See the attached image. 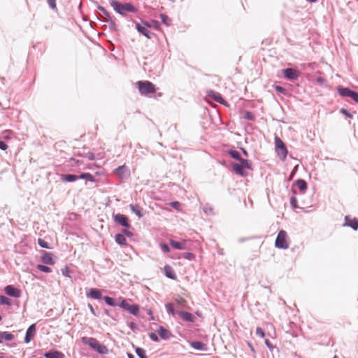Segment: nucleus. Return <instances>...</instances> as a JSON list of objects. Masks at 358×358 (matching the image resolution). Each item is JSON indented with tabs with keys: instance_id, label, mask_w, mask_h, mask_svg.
Here are the masks:
<instances>
[{
	"instance_id": "a211bd4d",
	"label": "nucleus",
	"mask_w": 358,
	"mask_h": 358,
	"mask_svg": "<svg viewBox=\"0 0 358 358\" xmlns=\"http://www.w3.org/2000/svg\"><path fill=\"white\" fill-rule=\"evenodd\" d=\"M178 315L185 321L194 322V317L189 313L185 311H178Z\"/></svg>"
},
{
	"instance_id": "603ef678",
	"label": "nucleus",
	"mask_w": 358,
	"mask_h": 358,
	"mask_svg": "<svg viewBox=\"0 0 358 358\" xmlns=\"http://www.w3.org/2000/svg\"><path fill=\"white\" fill-rule=\"evenodd\" d=\"M8 148V145L3 142L0 141V149L2 150H6Z\"/></svg>"
},
{
	"instance_id": "2f4dec72",
	"label": "nucleus",
	"mask_w": 358,
	"mask_h": 358,
	"mask_svg": "<svg viewBox=\"0 0 358 358\" xmlns=\"http://www.w3.org/2000/svg\"><path fill=\"white\" fill-rule=\"evenodd\" d=\"M136 353L139 358H147L145 351L143 348H137L136 349Z\"/></svg>"
},
{
	"instance_id": "ddd939ff",
	"label": "nucleus",
	"mask_w": 358,
	"mask_h": 358,
	"mask_svg": "<svg viewBox=\"0 0 358 358\" xmlns=\"http://www.w3.org/2000/svg\"><path fill=\"white\" fill-rule=\"evenodd\" d=\"M157 333L159 336L164 340H168L171 336V333L163 327L162 326H160L157 329Z\"/></svg>"
},
{
	"instance_id": "58836bf2",
	"label": "nucleus",
	"mask_w": 358,
	"mask_h": 358,
	"mask_svg": "<svg viewBox=\"0 0 358 358\" xmlns=\"http://www.w3.org/2000/svg\"><path fill=\"white\" fill-rule=\"evenodd\" d=\"M0 303L5 305H10V299L4 296H0Z\"/></svg>"
},
{
	"instance_id": "dca6fc26",
	"label": "nucleus",
	"mask_w": 358,
	"mask_h": 358,
	"mask_svg": "<svg viewBox=\"0 0 358 358\" xmlns=\"http://www.w3.org/2000/svg\"><path fill=\"white\" fill-rule=\"evenodd\" d=\"M208 96L212 98L216 102L223 103L224 99H222L220 94L218 92H214L213 90H210L208 92Z\"/></svg>"
},
{
	"instance_id": "f8f14e48",
	"label": "nucleus",
	"mask_w": 358,
	"mask_h": 358,
	"mask_svg": "<svg viewBox=\"0 0 358 358\" xmlns=\"http://www.w3.org/2000/svg\"><path fill=\"white\" fill-rule=\"evenodd\" d=\"M5 292L7 295L13 297H19L20 291L11 285H8L5 287Z\"/></svg>"
},
{
	"instance_id": "e433bc0d",
	"label": "nucleus",
	"mask_w": 358,
	"mask_h": 358,
	"mask_svg": "<svg viewBox=\"0 0 358 358\" xmlns=\"http://www.w3.org/2000/svg\"><path fill=\"white\" fill-rule=\"evenodd\" d=\"M159 17L164 24L167 26L170 24L171 19L167 15L164 14H160Z\"/></svg>"
},
{
	"instance_id": "bb28decb",
	"label": "nucleus",
	"mask_w": 358,
	"mask_h": 358,
	"mask_svg": "<svg viewBox=\"0 0 358 358\" xmlns=\"http://www.w3.org/2000/svg\"><path fill=\"white\" fill-rule=\"evenodd\" d=\"M131 210L135 213L139 218L143 217V215L141 212V208L138 205H130Z\"/></svg>"
},
{
	"instance_id": "20e7f679",
	"label": "nucleus",
	"mask_w": 358,
	"mask_h": 358,
	"mask_svg": "<svg viewBox=\"0 0 358 358\" xmlns=\"http://www.w3.org/2000/svg\"><path fill=\"white\" fill-rule=\"evenodd\" d=\"M137 85L142 95L152 94L156 91L155 86L150 81H138Z\"/></svg>"
},
{
	"instance_id": "bf43d9fd",
	"label": "nucleus",
	"mask_w": 358,
	"mask_h": 358,
	"mask_svg": "<svg viewBox=\"0 0 358 358\" xmlns=\"http://www.w3.org/2000/svg\"><path fill=\"white\" fill-rule=\"evenodd\" d=\"M265 343L269 349H272L273 346L271 345L268 340H266Z\"/></svg>"
},
{
	"instance_id": "7ed1b4c3",
	"label": "nucleus",
	"mask_w": 358,
	"mask_h": 358,
	"mask_svg": "<svg viewBox=\"0 0 358 358\" xmlns=\"http://www.w3.org/2000/svg\"><path fill=\"white\" fill-rule=\"evenodd\" d=\"M288 236L287 234L284 230H280L278 232L277 238L275 239V245L277 248L280 249H287L289 248V243L287 241Z\"/></svg>"
},
{
	"instance_id": "39448f33",
	"label": "nucleus",
	"mask_w": 358,
	"mask_h": 358,
	"mask_svg": "<svg viewBox=\"0 0 358 358\" xmlns=\"http://www.w3.org/2000/svg\"><path fill=\"white\" fill-rule=\"evenodd\" d=\"M275 145L278 155L282 160H285L288 152L282 141L277 136L275 138Z\"/></svg>"
},
{
	"instance_id": "aec40b11",
	"label": "nucleus",
	"mask_w": 358,
	"mask_h": 358,
	"mask_svg": "<svg viewBox=\"0 0 358 358\" xmlns=\"http://www.w3.org/2000/svg\"><path fill=\"white\" fill-rule=\"evenodd\" d=\"M136 27L141 34L148 38H151V32L145 27L141 26L140 24H136Z\"/></svg>"
},
{
	"instance_id": "c756f323",
	"label": "nucleus",
	"mask_w": 358,
	"mask_h": 358,
	"mask_svg": "<svg viewBox=\"0 0 358 358\" xmlns=\"http://www.w3.org/2000/svg\"><path fill=\"white\" fill-rule=\"evenodd\" d=\"M78 178L85 179L89 181H93L94 177L88 173H82L80 176H78Z\"/></svg>"
},
{
	"instance_id": "0eeeda50",
	"label": "nucleus",
	"mask_w": 358,
	"mask_h": 358,
	"mask_svg": "<svg viewBox=\"0 0 358 358\" xmlns=\"http://www.w3.org/2000/svg\"><path fill=\"white\" fill-rule=\"evenodd\" d=\"M121 308L127 310L131 314L134 315H137L139 313V307L138 305L134 304L130 305L128 303L127 300L122 299L120 303L118 304Z\"/></svg>"
},
{
	"instance_id": "b1692460",
	"label": "nucleus",
	"mask_w": 358,
	"mask_h": 358,
	"mask_svg": "<svg viewBox=\"0 0 358 358\" xmlns=\"http://www.w3.org/2000/svg\"><path fill=\"white\" fill-rule=\"evenodd\" d=\"M232 167H233L234 171L237 174L242 176H244L246 175L245 172L244 171V169L239 164H233Z\"/></svg>"
},
{
	"instance_id": "f03ea898",
	"label": "nucleus",
	"mask_w": 358,
	"mask_h": 358,
	"mask_svg": "<svg viewBox=\"0 0 358 358\" xmlns=\"http://www.w3.org/2000/svg\"><path fill=\"white\" fill-rule=\"evenodd\" d=\"M82 341L83 343L88 345L93 350H94L95 351L100 354H106L108 351L106 347L103 345H101L99 343V341L94 338L83 337Z\"/></svg>"
},
{
	"instance_id": "9b49d317",
	"label": "nucleus",
	"mask_w": 358,
	"mask_h": 358,
	"mask_svg": "<svg viewBox=\"0 0 358 358\" xmlns=\"http://www.w3.org/2000/svg\"><path fill=\"white\" fill-rule=\"evenodd\" d=\"M98 9L101 12L100 14L104 22H110L113 25H115L113 17H110L109 13L102 6H99Z\"/></svg>"
},
{
	"instance_id": "6ab92c4d",
	"label": "nucleus",
	"mask_w": 358,
	"mask_h": 358,
	"mask_svg": "<svg viewBox=\"0 0 358 358\" xmlns=\"http://www.w3.org/2000/svg\"><path fill=\"white\" fill-rule=\"evenodd\" d=\"M87 296L94 299H101V293L100 290L94 288L90 289L89 293H87Z\"/></svg>"
},
{
	"instance_id": "9d476101",
	"label": "nucleus",
	"mask_w": 358,
	"mask_h": 358,
	"mask_svg": "<svg viewBox=\"0 0 358 358\" xmlns=\"http://www.w3.org/2000/svg\"><path fill=\"white\" fill-rule=\"evenodd\" d=\"M114 220L117 223L120 224V225L125 227H129V224L128 222V218L122 214H117L114 215Z\"/></svg>"
},
{
	"instance_id": "f704fd0d",
	"label": "nucleus",
	"mask_w": 358,
	"mask_h": 358,
	"mask_svg": "<svg viewBox=\"0 0 358 358\" xmlns=\"http://www.w3.org/2000/svg\"><path fill=\"white\" fill-rule=\"evenodd\" d=\"M103 299L105 301V302L109 306H115L117 305L116 303H115L114 299L111 297L106 296Z\"/></svg>"
},
{
	"instance_id": "f3484780",
	"label": "nucleus",
	"mask_w": 358,
	"mask_h": 358,
	"mask_svg": "<svg viewBox=\"0 0 358 358\" xmlns=\"http://www.w3.org/2000/svg\"><path fill=\"white\" fill-rule=\"evenodd\" d=\"M189 345L197 350L206 351L207 350L206 345L200 341H192L189 343Z\"/></svg>"
},
{
	"instance_id": "0e129e2a",
	"label": "nucleus",
	"mask_w": 358,
	"mask_h": 358,
	"mask_svg": "<svg viewBox=\"0 0 358 358\" xmlns=\"http://www.w3.org/2000/svg\"><path fill=\"white\" fill-rule=\"evenodd\" d=\"M1 320V316L0 315V321Z\"/></svg>"
},
{
	"instance_id": "c9c22d12",
	"label": "nucleus",
	"mask_w": 358,
	"mask_h": 358,
	"mask_svg": "<svg viewBox=\"0 0 358 358\" xmlns=\"http://www.w3.org/2000/svg\"><path fill=\"white\" fill-rule=\"evenodd\" d=\"M143 23H144V24H145L148 27H152L156 29H159L160 25H159V22H157V21L152 20L150 23H148V22H143Z\"/></svg>"
},
{
	"instance_id": "4468645a",
	"label": "nucleus",
	"mask_w": 358,
	"mask_h": 358,
	"mask_svg": "<svg viewBox=\"0 0 358 358\" xmlns=\"http://www.w3.org/2000/svg\"><path fill=\"white\" fill-rule=\"evenodd\" d=\"M41 260L45 264L53 265L55 264L52 255L49 252H44L41 256Z\"/></svg>"
},
{
	"instance_id": "de8ad7c7",
	"label": "nucleus",
	"mask_w": 358,
	"mask_h": 358,
	"mask_svg": "<svg viewBox=\"0 0 358 358\" xmlns=\"http://www.w3.org/2000/svg\"><path fill=\"white\" fill-rule=\"evenodd\" d=\"M176 302L178 305L181 306H184L185 303H186L185 300L182 298H178L176 299Z\"/></svg>"
},
{
	"instance_id": "8fccbe9b",
	"label": "nucleus",
	"mask_w": 358,
	"mask_h": 358,
	"mask_svg": "<svg viewBox=\"0 0 358 358\" xmlns=\"http://www.w3.org/2000/svg\"><path fill=\"white\" fill-rule=\"evenodd\" d=\"M341 113L350 118L352 117V115H351L346 109H341Z\"/></svg>"
},
{
	"instance_id": "f257e3e1",
	"label": "nucleus",
	"mask_w": 358,
	"mask_h": 358,
	"mask_svg": "<svg viewBox=\"0 0 358 358\" xmlns=\"http://www.w3.org/2000/svg\"><path fill=\"white\" fill-rule=\"evenodd\" d=\"M110 4L113 9L120 15H125L127 12L134 13L136 8L130 3H120L115 0H110Z\"/></svg>"
},
{
	"instance_id": "cd10ccee",
	"label": "nucleus",
	"mask_w": 358,
	"mask_h": 358,
	"mask_svg": "<svg viewBox=\"0 0 358 358\" xmlns=\"http://www.w3.org/2000/svg\"><path fill=\"white\" fill-rule=\"evenodd\" d=\"M170 245L173 248H174L176 249H178V250H185V249L184 243H181L177 242V241H175L173 240H171L170 241Z\"/></svg>"
},
{
	"instance_id": "ea45409f",
	"label": "nucleus",
	"mask_w": 358,
	"mask_h": 358,
	"mask_svg": "<svg viewBox=\"0 0 358 358\" xmlns=\"http://www.w3.org/2000/svg\"><path fill=\"white\" fill-rule=\"evenodd\" d=\"M290 204L293 208H297L299 206H297V201L295 196H292L290 199Z\"/></svg>"
},
{
	"instance_id": "3c124183",
	"label": "nucleus",
	"mask_w": 358,
	"mask_h": 358,
	"mask_svg": "<svg viewBox=\"0 0 358 358\" xmlns=\"http://www.w3.org/2000/svg\"><path fill=\"white\" fill-rule=\"evenodd\" d=\"M185 257L189 260H192L194 258V255L191 252H187L185 254Z\"/></svg>"
},
{
	"instance_id": "423d86ee",
	"label": "nucleus",
	"mask_w": 358,
	"mask_h": 358,
	"mask_svg": "<svg viewBox=\"0 0 358 358\" xmlns=\"http://www.w3.org/2000/svg\"><path fill=\"white\" fill-rule=\"evenodd\" d=\"M338 94L343 97H350L352 98L356 103H358V93L354 91H352L349 88L347 87H338Z\"/></svg>"
},
{
	"instance_id": "052dcab7",
	"label": "nucleus",
	"mask_w": 358,
	"mask_h": 358,
	"mask_svg": "<svg viewBox=\"0 0 358 358\" xmlns=\"http://www.w3.org/2000/svg\"><path fill=\"white\" fill-rule=\"evenodd\" d=\"M128 358H134V357L131 354H128Z\"/></svg>"
},
{
	"instance_id": "2eb2a0df",
	"label": "nucleus",
	"mask_w": 358,
	"mask_h": 358,
	"mask_svg": "<svg viewBox=\"0 0 358 358\" xmlns=\"http://www.w3.org/2000/svg\"><path fill=\"white\" fill-rule=\"evenodd\" d=\"M45 358H64V355L57 350H50L44 354Z\"/></svg>"
},
{
	"instance_id": "69168bd1",
	"label": "nucleus",
	"mask_w": 358,
	"mask_h": 358,
	"mask_svg": "<svg viewBox=\"0 0 358 358\" xmlns=\"http://www.w3.org/2000/svg\"><path fill=\"white\" fill-rule=\"evenodd\" d=\"M334 358H337L336 356Z\"/></svg>"
},
{
	"instance_id": "e2e57ef3",
	"label": "nucleus",
	"mask_w": 358,
	"mask_h": 358,
	"mask_svg": "<svg viewBox=\"0 0 358 358\" xmlns=\"http://www.w3.org/2000/svg\"><path fill=\"white\" fill-rule=\"evenodd\" d=\"M243 151L244 155H245V156H247V155H248L247 152H246L245 150H243Z\"/></svg>"
},
{
	"instance_id": "7c9ffc66",
	"label": "nucleus",
	"mask_w": 358,
	"mask_h": 358,
	"mask_svg": "<svg viewBox=\"0 0 358 358\" xmlns=\"http://www.w3.org/2000/svg\"><path fill=\"white\" fill-rule=\"evenodd\" d=\"M38 243L43 248L50 249V244L42 238L38 239Z\"/></svg>"
},
{
	"instance_id": "4d7b16f0",
	"label": "nucleus",
	"mask_w": 358,
	"mask_h": 358,
	"mask_svg": "<svg viewBox=\"0 0 358 358\" xmlns=\"http://www.w3.org/2000/svg\"><path fill=\"white\" fill-rule=\"evenodd\" d=\"M275 90L278 91V92H282L285 91V89L282 87H280V86H276L275 87Z\"/></svg>"
},
{
	"instance_id": "5fc2aeb1",
	"label": "nucleus",
	"mask_w": 358,
	"mask_h": 358,
	"mask_svg": "<svg viewBox=\"0 0 358 358\" xmlns=\"http://www.w3.org/2000/svg\"><path fill=\"white\" fill-rule=\"evenodd\" d=\"M124 169L125 166H120L118 168H117L116 171L119 174H122Z\"/></svg>"
},
{
	"instance_id": "338daca9",
	"label": "nucleus",
	"mask_w": 358,
	"mask_h": 358,
	"mask_svg": "<svg viewBox=\"0 0 358 358\" xmlns=\"http://www.w3.org/2000/svg\"><path fill=\"white\" fill-rule=\"evenodd\" d=\"M0 358H1V357H0Z\"/></svg>"
},
{
	"instance_id": "4be33fe9",
	"label": "nucleus",
	"mask_w": 358,
	"mask_h": 358,
	"mask_svg": "<svg viewBox=\"0 0 358 358\" xmlns=\"http://www.w3.org/2000/svg\"><path fill=\"white\" fill-rule=\"evenodd\" d=\"M164 269L166 277L171 279H175L176 278V275L171 266L166 265L164 266Z\"/></svg>"
},
{
	"instance_id": "c03bdc74",
	"label": "nucleus",
	"mask_w": 358,
	"mask_h": 358,
	"mask_svg": "<svg viewBox=\"0 0 358 358\" xmlns=\"http://www.w3.org/2000/svg\"><path fill=\"white\" fill-rule=\"evenodd\" d=\"M160 248L164 252H169L170 251L169 247L165 243L161 244Z\"/></svg>"
},
{
	"instance_id": "473e14b6",
	"label": "nucleus",
	"mask_w": 358,
	"mask_h": 358,
	"mask_svg": "<svg viewBox=\"0 0 358 358\" xmlns=\"http://www.w3.org/2000/svg\"><path fill=\"white\" fill-rule=\"evenodd\" d=\"M229 154L232 158L235 159L239 160L241 158L240 153L236 150H231L229 151Z\"/></svg>"
},
{
	"instance_id": "c85d7f7f",
	"label": "nucleus",
	"mask_w": 358,
	"mask_h": 358,
	"mask_svg": "<svg viewBox=\"0 0 358 358\" xmlns=\"http://www.w3.org/2000/svg\"><path fill=\"white\" fill-rule=\"evenodd\" d=\"M238 161L243 169H251V165L248 160L241 158Z\"/></svg>"
},
{
	"instance_id": "a878e982",
	"label": "nucleus",
	"mask_w": 358,
	"mask_h": 358,
	"mask_svg": "<svg viewBox=\"0 0 358 358\" xmlns=\"http://www.w3.org/2000/svg\"><path fill=\"white\" fill-rule=\"evenodd\" d=\"M115 242L120 245H125L127 244L126 238L123 234H118L115 237Z\"/></svg>"
},
{
	"instance_id": "09e8293b",
	"label": "nucleus",
	"mask_w": 358,
	"mask_h": 358,
	"mask_svg": "<svg viewBox=\"0 0 358 358\" xmlns=\"http://www.w3.org/2000/svg\"><path fill=\"white\" fill-rule=\"evenodd\" d=\"M171 206H172L173 208H176V209H179L180 208V203L178 201H174V202H171L170 203Z\"/></svg>"
},
{
	"instance_id": "49530a36",
	"label": "nucleus",
	"mask_w": 358,
	"mask_h": 358,
	"mask_svg": "<svg viewBox=\"0 0 358 358\" xmlns=\"http://www.w3.org/2000/svg\"><path fill=\"white\" fill-rule=\"evenodd\" d=\"M122 234H123L124 236H127L128 237H131L133 235V234L127 229H122Z\"/></svg>"
},
{
	"instance_id": "6e6d98bb",
	"label": "nucleus",
	"mask_w": 358,
	"mask_h": 358,
	"mask_svg": "<svg viewBox=\"0 0 358 358\" xmlns=\"http://www.w3.org/2000/svg\"><path fill=\"white\" fill-rule=\"evenodd\" d=\"M87 157L88 158L89 160H93L94 159V155L92 152H88L87 154Z\"/></svg>"
},
{
	"instance_id": "a18cd8bd",
	"label": "nucleus",
	"mask_w": 358,
	"mask_h": 358,
	"mask_svg": "<svg viewBox=\"0 0 358 358\" xmlns=\"http://www.w3.org/2000/svg\"><path fill=\"white\" fill-rule=\"evenodd\" d=\"M48 3L49 4V6L52 8V9H55L56 8V3H55V0H46Z\"/></svg>"
},
{
	"instance_id": "72a5a7b5",
	"label": "nucleus",
	"mask_w": 358,
	"mask_h": 358,
	"mask_svg": "<svg viewBox=\"0 0 358 358\" xmlns=\"http://www.w3.org/2000/svg\"><path fill=\"white\" fill-rule=\"evenodd\" d=\"M36 268L43 272H45V273L52 272V269L50 267L45 266V265L38 264L36 266Z\"/></svg>"
},
{
	"instance_id": "680f3d73",
	"label": "nucleus",
	"mask_w": 358,
	"mask_h": 358,
	"mask_svg": "<svg viewBox=\"0 0 358 358\" xmlns=\"http://www.w3.org/2000/svg\"><path fill=\"white\" fill-rule=\"evenodd\" d=\"M307 1L309 2L313 3V2H316L317 0H307Z\"/></svg>"
},
{
	"instance_id": "79ce46f5",
	"label": "nucleus",
	"mask_w": 358,
	"mask_h": 358,
	"mask_svg": "<svg viewBox=\"0 0 358 358\" xmlns=\"http://www.w3.org/2000/svg\"><path fill=\"white\" fill-rule=\"evenodd\" d=\"M256 334L260 336L261 338H264L265 336V334L264 331L260 327H257L256 329Z\"/></svg>"
},
{
	"instance_id": "13d9d810",
	"label": "nucleus",
	"mask_w": 358,
	"mask_h": 358,
	"mask_svg": "<svg viewBox=\"0 0 358 358\" xmlns=\"http://www.w3.org/2000/svg\"><path fill=\"white\" fill-rule=\"evenodd\" d=\"M89 308H90V312L94 315H96V313H95V310L93 308V306L91 305V304H89L88 305Z\"/></svg>"
},
{
	"instance_id": "393cba45",
	"label": "nucleus",
	"mask_w": 358,
	"mask_h": 358,
	"mask_svg": "<svg viewBox=\"0 0 358 358\" xmlns=\"http://www.w3.org/2000/svg\"><path fill=\"white\" fill-rule=\"evenodd\" d=\"M296 185L298 187L300 191L304 192L307 189V183L304 180L299 179L296 182Z\"/></svg>"
},
{
	"instance_id": "4c0bfd02",
	"label": "nucleus",
	"mask_w": 358,
	"mask_h": 358,
	"mask_svg": "<svg viewBox=\"0 0 358 358\" xmlns=\"http://www.w3.org/2000/svg\"><path fill=\"white\" fill-rule=\"evenodd\" d=\"M166 311L169 314H172V315L175 314V310H174L173 305L172 303L166 304Z\"/></svg>"
},
{
	"instance_id": "412c9836",
	"label": "nucleus",
	"mask_w": 358,
	"mask_h": 358,
	"mask_svg": "<svg viewBox=\"0 0 358 358\" xmlns=\"http://www.w3.org/2000/svg\"><path fill=\"white\" fill-rule=\"evenodd\" d=\"M14 338V336L6 331H0V343H3V341H12Z\"/></svg>"
},
{
	"instance_id": "6e6552de",
	"label": "nucleus",
	"mask_w": 358,
	"mask_h": 358,
	"mask_svg": "<svg viewBox=\"0 0 358 358\" xmlns=\"http://www.w3.org/2000/svg\"><path fill=\"white\" fill-rule=\"evenodd\" d=\"M283 75L287 79L290 80H296L299 76V72L292 68H287L284 69Z\"/></svg>"
},
{
	"instance_id": "37998d69",
	"label": "nucleus",
	"mask_w": 358,
	"mask_h": 358,
	"mask_svg": "<svg viewBox=\"0 0 358 358\" xmlns=\"http://www.w3.org/2000/svg\"><path fill=\"white\" fill-rule=\"evenodd\" d=\"M348 224L349 226H350L355 230H357L358 229V222L356 220L351 221L350 223H349Z\"/></svg>"
},
{
	"instance_id": "1a4fd4ad",
	"label": "nucleus",
	"mask_w": 358,
	"mask_h": 358,
	"mask_svg": "<svg viewBox=\"0 0 358 358\" xmlns=\"http://www.w3.org/2000/svg\"><path fill=\"white\" fill-rule=\"evenodd\" d=\"M36 332V324H33L29 326V327L27 329L26 335L24 337V342L26 343H29L31 340L34 338Z\"/></svg>"
},
{
	"instance_id": "a19ab883",
	"label": "nucleus",
	"mask_w": 358,
	"mask_h": 358,
	"mask_svg": "<svg viewBox=\"0 0 358 358\" xmlns=\"http://www.w3.org/2000/svg\"><path fill=\"white\" fill-rule=\"evenodd\" d=\"M149 337L152 341H155V342L159 341L158 336L153 332H152L149 334Z\"/></svg>"
},
{
	"instance_id": "5701e85b",
	"label": "nucleus",
	"mask_w": 358,
	"mask_h": 358,
	"mask_svg": "<svg viewBox=\"0 0 358 358\" xmlns=\"http://www.w3.org/2000/svg\"><path fill=\"white\" fill-rule=\"evenodd\" d=\"M78 179V176L73 174L62 175V180L65 182H73Z\"/></svg>"
},
{
	"instance_id": "864d4df0",
	"label": "nucleus",
	"mask_w": 358,
	"mask_h": 358,
	"mask_svg": "<svg viewBox=\"0 0 358 358\" xmlns=\"http://www.w3.org/2000/svg\"><path fill=\"white\" fill-rule=\"evenodd\" d=\"M10 134H12V133H11V132H10V131H6L3 134V138H6V139L9 138H10Z\"/></svg>"
}]
</instances>
